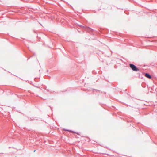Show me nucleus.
<instances>
[{"mask_svg":"<svg viewBox=\"0 0 157 157\" xmlns=\"http://www.w3.org/2000/svg\"><path fill=\"white\" fill-rule=\"evenodd\" d=\"M130 67L132 69H137L134 65L132 64H130Z\"/></svg>","mask_w":157,"mask_h":157,"instance_id":"1","label":"nucleus"},{"mask_svg":"<svg viewBox=\"0 0 157 157\" xmlns=\"http://www.w3.org/2000/svg\"><path fill=\"white\" fill-rule=\"evenodd\" d=\"M145 76L149 78H151V76L148 73H146L145 74Z\"/></svg>","mask_w":157,"mask_h":157,"instance_id":"2","label":"nucleus"},{"mask_svg":"<svg viewBox=\"0 0 157 157\" xmlns=\"http://www.w3.org/2000/svg\"><path fill=\"white\" fill-rule=\"evenodd\" d=\"M44 72L45 73H48V70H47V69H46V71H44Z\"/></svg>","mask_w":157,"mask_h":157,"instance_id":"3","label":"nucleus"},{"mask_svg":"<svg viewBox=\"0 0 157 157\" xmlns=\"http://www.w3.org/2000/svg\"><path fill=\"white\" fill-rule=\"evenodd\" d=\"M133 70L135 71H138V70L139 69H133Z\"/></svg>","mask_w":157,"mask_h":157,"instance_id":"4","label":"nucleus"},{"mask_svg":"<svg viewBox=\"0 0 157 157\" xmlns=\"http://www.w3.org/2000/svg\"><path fill=\"white\" fill-rule=\"evenodd\" d=\"M36 151V150H34V152H35Z\"/></svg>","mask_w":157,"mask_h":157,"instance_id":"5","label":"nucleus"}]
</instances>
